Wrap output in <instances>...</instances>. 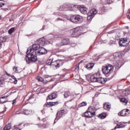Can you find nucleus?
<instances>
[{"label":"nucleus","instance_id":"20e7f679","mask_svg":"<svg viewBox=\"0 0 130 130\" xmlns=\"http://www.w3.org/2000/svg\"><path fill=\"white\" fill-rule=\"evenodd\" d=\"M70 19V21L74 24H81L83 22V17L79 15H72Z\"/></svg>","mask_w":130,"mask_h":130},{"label":"nucleus","instance_id":"79ce46f5","mask_svg":"<svg viewBox=\"0 0 130 130\" xmlns=\"http://www.w3.org/2000/svg\"><path fill=\"white\" fill-rule=\"evenodd\" d=\"M3 6H5V4L0 2V8H2Z\"/></svg>","mask_w":130,"mask_h":130},{"label":"nucleus","instance_id":"09e8293b","mask_svg":"<svg viewBox=\"0 0 130 130\" xmlns=\"http://www.w3.org/2000/svg\"><path fill=\"white\" fill-rule=\"evenodd\" d=\"M127 16L129 17V19H130V12H129V14L127 15Z\"/></svg>","mask_w":130,"mask_h":130},{"label":"nucleus","instance_id":"c85d7f7f","mask_svg":"<svg viewBox=\"0 0 130 130\" xmlns=\"http://www.w3.org/2000/svg\"><path fill=\"white\" fill-rule=\"evenodd\" d=\"M84 106H87V103L86 102H83L79 105V107H83Z\"/></svg>","mask_w":130,"mask_h":130},{"label":"nucleus","instance_id":"c03bdc74","mask_svg":"<svg viewBox=\"0 0 130 130\" xmlns=\"http://www.w3.org/2000/svg\"><path fill=\"white\" fill-rule=\"evenodd\" d=\"M47 78H49V75H45V78L47 79Z\"/></svg>","mask_w":130,"mask_h":130},{"label":"nucleus","instance_id":"9d476101","mask_svg":"<svg viewBox=\"0 0 130 130\" xmlns=\"http://www.w3.org/2000/svg\"><path fill=\"white\" fill-rule=\"evenodd\" d=\"M79 10L80 11L82 14L84 15H87L88 12V9H87L84 5H82L80 7Z\"/></svg>","mask_w":130,"mask_h":130},{"label":"nucleus","instance_id":"393cba45","mask_svg":"<svg viewBox=\"0 0 130 130\" xmlns=\"http://www.w3.org/2000/svg\"><path fill=\"white\" fill-rule=\"evenodd\" d=\"M5 84V78L3 77H0V86H3Z\"/></svg>","mask_w":130,"mask_h":130},{"label":"nucleus","instance_id":"a878e982","mask_svg":"<svg viewBox=\"0 0 130 130\" xmlns=\"http://www.w3.org/2000/svg\"><path fill=\"white\" fill-rule=\"evenodd\" d=\"M120 102H122V103H125V105H126L128 102L126 99L125 98H121V99H120Z\"/></svg>","mask_w":130,"mask_h":130},{"label":"nucleus","instance_id":"f257e3e1","mask_svg":"<svg viewBox=\"0 0 130 130\" xmlns=\"http://www.w3.org/2000/svg\"><path fill=\"white\" fill-rule=\"evenodd\" d=\"M46 53H47V50L40 47L39 44H34L31 47L27 49L25 59L27 63H30L31 61H37V55H42Z\"/></svg>","mask_w":130,"mask_h":130},{"label":"nucleus","instance_id":"6e6552de","mask_svg":"<svg viewBox=\"0 0 130 130\" xmlns=\"http://www.w3.org/2000/svg\"><path fill=\"white\" fill-rule=\"evenodd\" d=\"M67 113H68V111H67V110H62L58 112L56 114V119H55V120H56V119L57 120V119H59V118H60V117H61V116H62V115H64L65 114H67Z\"/></svg>","mask_w":130,"mask_h":130},{"label":"nucleus","instance_id":"a211bd4d","mask_svg":"<svg viewBox=\"0 0 130 130\" xmlns=\"http://www.w3.org/2000/svg\"><path fill=\"white\" fill-rule=\"evenodd\" d=\"M65 8L66 9V11H73L74 10L73 9V6L71 4H65Z\"/></svg>","mask_w":130,"mask_h":130},{"label":"nucleus","instance_id":"473e14b6","mask_svg":"<svg viewBox=\"0 0 130 130\" xmlns=\"http://www.w3.org/2000/svg\"><path fill=\"white\" fill-rule=\"evenodd\" d=\"M125 116H129L130 110L127 109H125Z\"/></svg>","mask_w":130,"mask_h":130},{"label":"nucleus","instance_id":"5fc2aeb1","mask_svg":"<svg viewBox=\"0 0 130 130\" xmlns=\"http://www.w3.org/2000/svg\"><path fill=\"white\" fill-rule=\"evenodd\" d=\"M17 114H20V113H17Z\"/></svg>","mask_w":130,"mask_h":130},{"label":"nucleus","instance_id":"3c124183","mask_svg":"<svg viewBox=\"0 0 130 130\" xmlns=\"http://www.w3.org/2000/svg\"><path fill=\"white\" fill-rule=\"evenodd\" d=\"M7 76H10V75L9 74H8V73H6Z\"/></svg>","mask_w":130,"mask_h":130},{"label":"nucleus","instance_id":"c756f323","mask_svg":"<svg viewBox=\"0 0 130 130\" xmlns=\"http://www.w3.org/2000/svg\"><path fill=\"white\" fill-rule=\"evenodd\" d=\"M99 117L101 118V119H104L105 117H106V114H101L99 115Z\"/></svg>","mask_w":130,"mask_h":130},{"label":"nucleus","instance_id":"7c9ffc66","mask_svg":"<svg viewBox=\"0 0 130 130\" xmlns=\"http://www.w3.org/2000/svg\"><path fill=\"white\" fill-rule=\"evenodd\" d=\"M52 60H52L51 59H48L46 61V64H47V66H51V63H52Z\"/></svg>","mask_w":130,"mask_h":130},{"label":"nucleus","instance_id":"f8f14e48","mask_svg":"<svg viewBox=\"0 0 130 130\" xmlns=\"http://www.w3.org/2000/svg\"><path fill=\"white\" fill-rule=\"evenodd\" d=\"M110 108H111V104L109 103H106L104 105V109L105 110H107L109 111V110H110Z\"/></svg>","mask_w":130,"mask_h":130},{"label":"nucleus","instance_id":"4d7b16f0","mask_svg":"<svg viewBox=\"0 0 130 130\" xmlns=\"http://www.w3.org/2000/svg\"><path fill=\"white\" fill-rule=\"evenodd\" d=\"M5 112V111H4V112Z\"/></svg>","mask_w":130,"mask_h":130},{"label":"nucleus","instance_id":"603ef678","mask_svg":"<svg viewBox=\"0 0 130 130\" xmlns=\"http://www.w3.org/2000/svg\"><path fill=\"white\" fill-rule=\"evenodd\" d=\"M2 44H0V48H2Z\"/></svg>","mask_w":130,"mask_h":130},{"label":"nucleus","instance_id":"8fccbe9b","mask_svg":"<svg viewBox=\"0 0 130 130\" xmlns=\"http://www.w3.org/2000/svg\"><path fill=\"white\" fill-rule=\"evenodd\" d=\"M77 95H79V98H81V94L78 93V94H77Z\"/></svg>","mask_w":130,"mask_h":130},{"label":"nucleus","instance_id":"bb28decb","mask_svg":"<svg viewBox=\"0 0 130 130\" xmlns=\"http://www.w3.org/2000/svg\"><path fill=\"white\" fill-rule=\"evenodd\" d=\"M59 11H67V9H66V4L60 6Z\"/></svg>","mask_w":130,"mask_h":130},{"label":"nucleus","instance_id":"dca6fc26","mask_svg":"<svg viewBox=\"0 0 130 130\" xmlns=\"http://www.w3.org/2000/svg\"><path fill=\"white\" fill-rule=\"evenodd\" d=\"M88 110L92 112V113H96V108L94 106H90L88 108Z\"/></svg>","mask_w":130,"mask_h":130},{"label":"nucleus","instance_id":"4c0bfd02","mask_svg":"<svg viewBox=\"0 0 130 130\" xmlns=\"http://www.w3.org/2000/svg\"><path fill=\"white\" fill-rule=\"evenodd\" d=\"M125 93H126V94L127 95H128V94H129V93H130V86L128 87L127 89L125 90Z\"/></svg>","mask_w":130,"mask_h":130},{"label":"nucleus","instance_id":"6ab92c4d","mask_svg":"<svg viewBox=\"0 0 130 130\" xmlns=\"http://www.w3.org/2000/svg\"><path fill=\"white\" fill-rule=\"evenodd\" d=\"M7 98H8V96H2L0 98V103H6V102L8 101V100H7Z\"/></svg>","mask_w":130,"mask_h":130},{"label":"nucleus","instance_id":"cd10ccee","mask_svg":"<svg viewBox=\"0 0 130 130\" xmlns=\"http://www.w3.org/2000/svg\"><path fill=\"white\" fill-rule=\"evenodd\" d=\"M12 127V126L11 125V124H8L7 125H6L4 129V130H10L11 129V128Z\"/></svg>","mask_w":130,"mask_h":130},{"label":"nucleus","instance_id":"de8ad7c7","mask_svg":"<svg viewBox=\"0 0 130 130\" xmlns=\"http://www.w3.org/2000/svg\"><path fill=\"white\" fill-rule=\"evenodd\" d=\"M16 102V100H14L13 101V103H12V104H14V103Z\"/></svg>","mask_w":130,"mask_h":130},{"label":"nucleus","instance_id":"58836bf2","mask_svg":"<svg viewBox=\"0 0 130 130\" xmlns=\"http://www.w3.org/2000/svg\"><path fill=\"white\" fill-rule=\"evenodd\" d=\"M13 71H14V72H15L16 73H18V68L16 66L14 67Z\"/></svg>","mask_w":130,"mask_h":130},{"label":"nucleus","instance_id":"5701e85b","mask_svg":"<svg viewBox=\"0 0 130 130\" xmlns=\"http://www.w3.org/2000/svg\"><path fill=\"white\" fill-rule=\"evenodd\" d=\"M71 6L73 7V11H78V10H80V6L78 5H71Z\"/></svg>","mask_w":130,"mask_h":130},{"label":"nucleus","instance_id":"ddd939ff","mask_svg":"<svg viewBox=\"0 0 130 130\" xmlns=\"http://www.w3.org/2000/svg\"><path fill=\"white\" fill-rule=\"evenodd\" d=\"M94 63H88L85 67L88 70V71H91V69H93V67H94Z\"/></svg>","mask_w":130,"mask_h":130},{"label":"nucleus","instance_id":"1a4fd4ad","mask_svg":"<svg viewBox=\"0 0 130 130\" xmlns=\"http://www.w3.org/2000/svg\"><path fill=\"white\" fill-rule=\"evenodd\" d=\"M95 114H96V113H92L88 110V111L85 112L84 116L87 117V118H91V117H92Z\"/></svg>","mask_w":130,"mask_h":130},{"label":"nucleus","instance_id":"a19ab883","mask_svg":"<svg viewBox=\"0 0 130 130\" xmlns=\"http://www.w3.org/2000/svg\"><path fill=\"white\" fill-rule=\"evenodd\" d=\"M56 21H62V18H57V19H56Z\"/></svg>","mask_w":130,"mask_h":130},{"label":"nucleus","instance_id":"b1692460","mask_svg":"<svg viewBox=\"0 0 130 130\" xmlns=\"http://www.w3.org/2000/svg\"><path fill=\"white\" fill-rule=\"evenodd\" d=\"M118 115H120V116H125V109H124V110L121 111L120 112H119L118 113Z\"/></svg>","mask_w":130,"mask_h":130},{"label":"nucleus","instance_id":"f03ea898","mask_svg":"<svg viewBox=\"0 0 130 130\" xmlns=\"http://www.w3.org/2000/svg\"><path fill=\"white\" fill-rule=\"evenodd\" d=\"M91 82L92 83H99L100 84H105L107 82V79L105 78L101 77L100 74L95 73L90 77Z\"/></svg>","mask_w":130,"mask_h":130},{"label":"nucleus","instance_id":"7ed1b4c3","mask_svg":"<svg viewBox=\"0 0 130 130\" xmlns=\"http://www.w3.org/2000/svg\"><path fill=\"white\" fill-rule=\"evenodd\" d=\"M58 38V35L57 34H50L49 36V39L48 41H45L44 39H41L40 44L43 46L46 45V44H52L53 41Z\"/></svg>","mask_w":130,"mask_h":130},{"label":"nucleus","instance_id":"0eeeda50","mask_svg":"<svg viewBox=\"0 0 130 130\" xmlns=\"http://www.w3.org/2000/svg\"><path fill=\"white\" fill-rule=\"evenodd\" d=\"M61 63H62V60H57L55 61L52 60V63H51V67H55V68L57 69V68H59V67H60V64H61Z\"/></svg>","mask_w":130,"mask_h":130},{"label":"nucleus","instance_id":"f704fd0d","mask_svg":"<svg viewBox=\"0 0 130 130\" xmlns=\"http://www.w3.org/2000/svg\"><path fill=\"white\" fill-rule=\"evenodd\" d=\"M79 30H80V28H79V27H77V28H75V29H73L72 31H73V32H74L73 34H76V33H77V32H78Z\"/></svg>","mask_w":130,"mask_h":130},{"label":"nucleus","instance_id":"c9c22d12","mask_svg":"<svg viewBox=\"0 0 130 130\" xmlns=\"http://www.w3.org/2000/svg\"><path fill=\"white\" fill-rule=\"evenodd\" d=\"M70 96V92L69 91H66L65 92L64 94V96L65 98H67V97H69Z\"/></svg>","mask_w":130,"mask_h":130},{"label":"nucleus","instance_id":"9b49d317","mask_svg":"<svg viewBox=\"0 0 130 130\" xmlns=\"http://www.w3.org/2000/svg\"><path fill=\"white\" fill-rule=\"evenodd\" d=\"M57 97V94L55 92L51 93L50 94H49L47 97V99L50 100H52L53 99H55Z\"/></svg>","mask_w":130,"mask_h":130},{"label":"nucleus","instance_id":"2f4dec72","mask_svg":"<svg viewBox=\"0 0 130 130\" xmlns=\"http://www.w3.org/2000/svg\"><path fill=\"white\" fill-rule=\"evenodd\" d=\"M14 31H15V28L12 27L8 30V33H9V34H10V35H11Z\"/></svg>","mask_w":130,"mask_h":130},{"label":"nucleus","instance_id":"4be33fe9","mask_svg":"<svg viewBox=\"0 0 130 130\" xmlns=\"http://www.w3.org/2000/svg\"><path fill=\"white\" fill-rule=\"evenodd\" d=\"M32 113V111L28 110H25L23 111L22 113L23 114H25V115H28L29 114H31Z\"/></svg>","mask_w":130,"mask_h":130},{"label":"nucleus","instance_id":"72a5a7b5","mask_svg":"<svg viewBox=\"0 0 130 130\" xmlns=\"http://www.w3.org/2000/svg\"><path fill=\"white\" fill-rule=\"evenodd\" d=\"M4 41H6V38L3 37H0V44H2Z\"/></svg>","mask_w":130,"mask_h":130},{"label":"nucleus","instance_id":"39448f33","mask_svg":"<svg viewBox=\"0 0 130 130\" xmlns=\"http://www.w3.org/2000/svg\"><path fill=\"white\" fill-rule=\"evenodd\" d=\"M113 69V67H112V65L108 64L103 66L102 72L105 75H108V74H109V73L112 71Z\"/></svg>","mask_w":130,"mask_h":130},{"label":"nucleus","instance_id":"f3484780","mask_svg":"<svg viewBox=\"0 0 130 130\" xmlns=\"http://www.w3.org/2000/svg\"><path fill=\"white\" fill-rule=\"evenodd\" d=\"M37 80H38L39 82H42V83H43L44 84H47V83L48 82V81H45V80H44V79H43V78H42V77L40 76H37Z\"/></svg>","mask_w":130,"mask_h":130},{"label":"nucleus","instance_id":"6e6d98bb","mask_svg":"<svg viewBox=\"0 0 130 130\" xmlns=\"http://www.w3.org/2000/svg\"><path fill=\"white\" fill-rule=\"evenodd\" d=\"M28 100H30V98L28 99Z\"/></svg>","mask_w":130,"mask_h":130},{"label":"nucleus","instance_id":"e433bc0d","mask_svg":"<svg viewBox=\"0 0 130 130\" xmlns=\"http://www.w3.org/2000/svg\"><path fill=\"white\" fill-rule=\"evenodd\" d=\"M92 17H93V14H89V12H88V16H87V20H89V21H90V20H91V18H92Z\"/></svg>","mask_w":130,"mask_h":130},{"label":"nucleus","instance_id":"37998d69","mask_svg":"<svg viewBox=\"0 0 130 130\" xmlns=\"http://www.w3.org/2000/svg\"><path fill=\"white\" fill-rule=\"evenodd\" d=\"M11 78L14 80H16V77L14 75H12Z\"/></svg>","mask_w":130,"mask_h":130},{"label":"nucleus","instance_id":"4468645a","mask_svg":"<svg viewBox=\"0 0 130 130\" xmlns=\"http://www.w3.org/2000/svg\"><path fill=\"white\" fill-rule=\"evenodd\" d=\"M58 103L57 102H49L46 104L47 107H51V106H54V105H57Z\"/></svg>","mask_w":130,"mask_h":130},{"label":"nucleus","instance_id":"aec40b11","mask_svg":"<svg viewBox=\"0 0 130 130\" xmlns=\"http://www.w3.org/2000/svg\"><path fill=\"white\" fill-rule=\"evenodd\" d=\"M90 14L91 15L92 14V17H93V16L94 15H95V14H97V10H96V9H92V10L89 11V15H90Z\"/></svg>","mask_w":130,"mask_h":130},{"label":"nucleus","instance_id":"a18cd8bd","mask_svg":"<svg viewBox=\"0 0 130 130\" xmlns=\"http://www.w3.org/2000/svg\"><path fill=\"white\" fill-rule=\"evenodd\" d=\"M13 130H21L19 128H15L13 129Z\"/></svg>","mask_w":130,"mask_h":130},{"label":"nucleus","instance_id":"ea45409f","mask_svg":"<svg viewBox=\"0 0 130 130\" xmlns=\"http://www.w3.org/2000/svg\"><path fill=\"white\" fill-rule=\"evenodd\" d=\"M113 2H114V0H108V3H109V4H111L112 3H113Z\"/></svg>","mask_w":130,"mask_h":130},{"label":"nucleus","instance_id":"2eb2a0df","mask_svg":"<svg viewBox=\"0 0 130 130\" xmlns=\"http://www.w3.org/2000/svg\"><path fill=\"white\" fill-rule=\"evenodd\" d=\"M61 43L63 45H68V44L70 43V39L69 38H63L62 39Z\"/></svg>","mask_w":130,"mask_h":130},{"label":"nucleus","instance_id":"49530a36","mask_svg":"<svg viewBox=\"0 0 130 130\" xmlns=\"http://www.w3.org/2000/svg\"><path fill=\"white\" fill-rule=\"evenodd\" d=\"M18 81L17 80H15L14 81V84H17Z\"/></svg>","mask_w":130,"mask_h":130},{"label":"nucleus","instance_id":"13d9d810","mask_svg":"<svg viewBox=\"0 0 130 130\" xmlns=\"http://www.w3.org/2000/svg\"><path fill=\"white\" fill-rule=\"evenodd\" d=\"M0 1H2V0H0Z\"/></svg>","mask_w":130,"mask_h":130},{"label":"nucleus","instance_id":"423d86ee","mask_svg":"<svg viewBox=\"0 0 130 130\" xmlns=\"http://www.w3.org/2000/svg\"><path fill=\"white\" fill-rule=\"evenodd\" d=\"M127 38H121L119 41V44L120 46L125 47L128 45L129 41Z\"/></svg>","mask_w":130,"mask_h":130},{"label":"nucleus","instance_id":"864d4df0","mask_svg":"<svg viewBox=\"0 0 130 130\" xmlns=\"http://www.w3.org/2000/svg\"><path fill=\"white\" fill-rule=\"evenodd\" d=\"M1 18H2V16H0V19H1Z\"/></svg>","mask_w":130,"mask_h":130},{"label":"nucleus","instance_id":"412c9836","mask_svg":"<svg viewBox=\"0 0 130 130\" xmlns=\"http://www.w3.org/2000/svg\"><path fill=\"white\" fill-rule=\"evenodd\" d=\"M125 125L122 124L121 123H119L115 127V129H116V128H121L122 127H124Z\"/></svg>","mask_w":130,"mask_h":130}]
</instances>
